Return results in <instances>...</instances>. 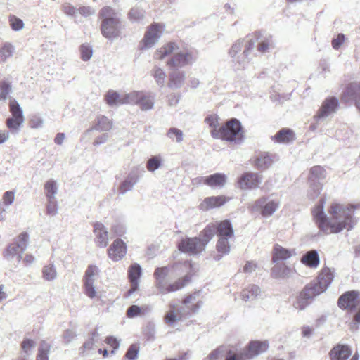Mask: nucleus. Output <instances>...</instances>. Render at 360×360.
Here are the masks:
<instances>
[{
	"instance_id": "c9c22d12",
	"label": "nucleus",
	"mask_w": 360,
	"mask_h": 360,
	"mask_svg": "<svg viewBox=\"0 0 360 360\" xmlns=\"http://www.w3.org/2000/svg\"><path fill=\"white\" fill-rule=\"evenodd\" d=\"M302 263L311 268H316L320 262L316 250H312L306 252L301 259Z\"/></svg>"
},
{
	"instance_id": "2eb2a0df",
	"label": "nucleus",
	"mask_w": 360,
	"mask_h": 360,
	"mask_svg": "<svg viewBox=\"0 0 360 360\" xmlns=\"http://www.w3.org/2000/svg\"><path fill=\"white\" fill-rule=\"evenodd\" d=\"M262 181L260 174L253 172H245L238 181L240 188L242 190L253 189L259 186Z\"/></svg>"
},
{
	"instance_id": "20e7f679",
	"label": "nucleus",
	"mask_w": 360,
	"mask_h": 360,
	"mask_svg": "<svg viewBox=\"0 0 360 360\" xmlns=\"http://www.w3.org/2000/svg\"><path fill=\"white\" fill-rule=\"evenodd\" d=\"M200 292L188 295L183 301L184 306L178 309V314L175 315L174 311L168 312L165 316V322L169 325H172L176 321L183 316H186L191 313L196 314L202 306V302L198 300Z\"/></svg>"
},
{
	"instance_id": "2f4dec72",
	"label": "nucleus",
	"mask_w": 360,
	"mask_h": 360,
	"mask_svg": "<svg viewBox=\"0 0 360 360\" xmlns=\"http://www.w3.org/2000/svg\"><path fill=\"white\" fill-rule=\"evenodd\" d=\"M217 226V233L219 238H231L233 236L232 224L229 220H224L215 224Z\"/></svg>"
},
{
	"instance_id": "37998d69",
	"label": "nucleus",
	"mask_w": 360,
	"mask_h": 360,
	"mask_svg": "<svg viewBox=\"0 0 360 360\" xmlns=\"http://www.w3.org/2000/svg\"><path fill=\"white\" fill-rule=\"evenodd\" d=\"M58 191V184L56 180L49 179L44 184V192L47 199H56Z\"/></svg>"
},
{
	"instance_id": "9d476101",
	"label": "nucleus",
	"mask_w": 360,
	"mask_h": 360,
	"mask_svg": "<svg viewBox=\"0 0 360 360\" xmlns=\"http://www.w3.org/2000/svg\"><path fill=\"white\" fill-rule=\"evenodd\" d=\"M335 277V270L329 267H323L320 271L317 281L311 282L308 285L318 294L323 292L330 285Z\"/></svg>"
},
{
	"instance_id": "0eeeda50",
	"label": "nucleus",
	"mask_w": 360,
	"mask_h": 360,
	"mask_svg": "<svg viewBox=\"0 0 360 360\" xmlns=\"http://www.w3.org/2000/svg\"><path fill=\"white\" fill-rule=\"evenodd\" d=\"M165 31V25L154 22L147 27L143 39L139 44V49L146 51L153 48L160 40Z\"/></svg>"
},
{
	"instance_id": "bb28decb",
	"label": "nucleus",
	"mask_w": 360,
	"mask_h": 360,
	"mask_svg": "<svg viewBox=\"0 0 360 360\" xmlns=\"http://www.w3.org/2000/svg\"><path fill=\"white\" fill-rule=\"evenodd\" d=\"M146 16V10L139 4L131 7L127 13V18L132 23H143Z\"/></svg>"
},
{
	"instance_id": "4c0bfd02",
	"label": "nucleus",
	"mask_w": 360,
	"mask_h": 360,
	"mask_svg": "<svg viewBox=\"0 0 360 360\" xmlns=\"http://www.w3.org/2000/svg\"><path fill=\"white\" fill-rule=\"evenodd\" d=\"M229 239L227 238H219L217 243V250L219 254L214 256V259L220 260L224 255H227L230 252Z\"/></svg>"
},
{
	"instance_id": "e433bc0d",
	"label": "nucleus",
	"mask_w": 360,
	"mask_h": 360,
	"mask_svg": "<svg viewBox=\"0 0 360 360\" xmlns=\"http://www.w3.org/2000/svg\"><path fill=\"white\" fill-rule=\"evenodd\" d=\"M217 226L214 223L208 224L200 233V241L205 248L207 243L211 240L214 236L217 233Z\"/></svg>"
},
{
	"instance_id": "ea45409f",
	"label": "nucleus",
	"mask_w": 360,
	"mask_h": 360,
	"mask_svg": "<svg viewBox=\"0 0 360 360\" xmlns=\"http://www.w3.org/2000/svg\"><path fill=\"white\" fill-rule=\"evenodd\" d=\"M15 51V46L10 42H4L0 46V58L3 63L7 62L13 57Z\"/></svg>"
},
{
	"instance_id": "338daca9",
	"label": "nucleus",
	"mask_w": 360,
	"mask_h": 360,
	"mask_svg": "<svg viewBox=\"0 0 360 360\" xmlns=\"http://www.w3.org/2000/svg\"><path fill=\"white\" fill-rule=\"evenodd\" d=\"M77 336L75 330L68 329L63 334V342L65 345L70 343Z\"/></svg>"
},
{
	"instance_id": "5701e85b",
	"label": "nucleus",
	"mask_w": 360,
	"mask_h": 360,
	"mask_svg": "<svg viewBox=\"0 0 360 360\" xmlns=\"http://www.w3.org/2000/svg\"><path fill=\"white\" fill-rule=\"evenodd\" d=\"M139 179L138 169H132L127 175L126 179L120 184L118 191L120 194H124L131 191Z\"/></svg>"
},
{
	"instance_id": "423d86ee",
	"label": "nucleus",
	"mask_w": 360,
	"mask_h": 360,
	"mask_svg": "<svg viewBox=\"0 0 360 360\" xmlns=\"http://www.w3.org/2000/svg\"><path fill=\"white\" fill-rule=\"evenodd\" d=\"M212 136L214 139H221L230 142H238L243 138L240 122L236 119H232L219 129H212Z\"/></svg>"
},
{
	"instance_id": "39448f33",
	"label": "nucleus",
	"mask_w": 360,
	"mask_h": 360,
	"mask_svg": "<svg viewBox=\"0 0 360 360\" xmlns=\"http://www.w3.org/2000/svg\"><path fill=\"white\" fill-rule=\"evenodd\" d=\"M255 41L250 39H240L236 41L231 47L229 54L233 61L243 68L250 62V54L254 49Z\"/></svg>"
},
{
	"instance_id": "393cba45",
	"label": "nucleus",
	"mask_w": 360,
	"mask_h": 360,
	"mask_svg": "<svg viewBox=\"0 0 360 360\" xmlns=\"http://www.w3.org/2000/svg\"><path fill=\"white\" fill-rule=\"evenodd\" d=\"M155 102V94L142 91L137 106L143 111H148L153 109Z\"/></svg>"
},
{
	"instance_id": "473e14b6",
	"label": "nucleus",
	"mask_w": 360,
	"mask_h": 360,
	"mask_svg": "<svg viewBox=\"0 0 360 360\" xmlns=\"http://www.w3.org/2000/svg\"><path fill=\"white\" fill-rule=\"evenodd\" d=\"M295 254L294 250H290L276 245L274 248L273 262L278 263L290 258Z\"/></svg>"
},
{
	"instance_id": "864d4df0",
	"label": "nucleus",
	"mask_w": 360,
	"mask_h": 360,
	"mask_svg": "<svg viewBox=\"0 0 360 360\" xmlns=\"http://www.w3.org/2000/svg\"><path fill=\"white\" fill-rule=\"evenodd\" d=\"M51 346L46 341L43 340L40 343L36 360H49V353Z\"/></svg>"
},
{
	"instance_id": "412c9836",
	"label": "nucleus",
	"mask_w": 360,
	"mask_h": 360,
	"mask_svg": "<svg viewBox=\"0 0 360 360\" xmlns=\"http://www.w3.org/2000/svg\"><path fill=\"white\" fill-rule=\"evenodd\" d=\"M129 278L131 282V288L128 290V295H132L139 288V279L141 275V268L138 264H131L128 270Z\"/></svg>"
},
{
	"instance_id": "b1692460",
	"label": "nucleus",
	"mask_w": 360,
	"mask_h": 360,
	"mask_svg": "<svg viewBox=\"0 0 360 360\" xmlns=\"http://www.w3.org/2000/svg\"><path fill=\"white\" fill-rule=\"evenodd\" d=\"M94 233L95 234V240L98 246L104 248L108 244V231L105 226L100 222H96L94 225Z\"/></svg>"
},
{
	"instance_id": "79ce46f5",
	"label": "nucleus",
	"mask_w": 360,
	"mask_h": 360,
	"mask_svg": "<svg viewBox=\"0 0 360 360\" xmlns=\"http://www.w3.org/2000/svg\"><path fill=\"white\" fill-rule=\"evenodd\" d=\"M123 94H120L114 90H110L105 96V100L110 106L123 105Z\"/></svg>"
},
{
	"instance_id": "a18cd8bd",
	"label": "nucleus",
	"mask_w": 360,
	"mask_h": 360,
	"mask_svg": "<svg viewBox=\"0 0 360 360\" xmlns=\"http://www.w3.org/2000/svg\"><path fill=\"white\" fill-rule=\"evenodd\" d=\"M58 273L53 264H49L42 269V278L46 281H53L57 278Z\"/></svg>"
},
{
	"instance_id": "6e6d98bb",
	"label": "nucleus",
	"mask_w": 360,
	"mask_h": 360,
	"mask_svg": "<svg viewBox=\"0 0 360 360\" xmlns=\"http://www.w3.org/2000/svg\"><path fill=\"white\" fill-rule=\"evenodd\" d=\"M35 346L36 342L34 340L28 338L25 339L21 344V347L24 353L23 355L29 357L32 354V350L35 347Z\"/></svg>"
},
{
	"instance_id": "6e6552de",
	"label": "nucleus",
	"mask_w": 360,
	"mask_h": 360,
	"mask_svg": "<svg viewBox=\"0 0 360 360\" xmlns=\"http://www.w3.org/2000/svg\"><path fill=\"white\" fill-rule=\"evenodd\" d=\"M278 201L270 199L269 197H262L250 204L248 209L251 212H259L264 217H269L278 209Z\"/></svg>"
},
{
	"instance_id": "58836bf2",
	"label": "nucleus",
	"mask_w": 360,
	"mask_h": 360,
	"mask_svg": "<svg viewBox=\"0 0 360 360\" xmlns=\"http://www.w3.org/2000/svg\"><path fill=\"white\" fill-rule=\"evenodd\" d=\"M326 169L321 166H314L310 169L309 180L310 183H319L320 181L326 179Z\"/></svg>"
},
{
	"instance_id": "69168bd1",
	"label": "nucleus",
	"mask_w": 360,
	"mask_h": 360,
	"mask_svg": "<svg viewBox=\"0 0 360 360\" xmlns=\"http://www.w3.org/2000/svg\"><path fill=\"white\" fill-rule=\"evenodd\" d=\"M46 212L49 215L55 216L58 213V204L56 199H48Z\"/></svg>"
},
{
	"instance_id": "f257e3e1",
	"label": "nucleus",
	"mask_w": 360,
	"mask_h": 360,
	"mask_svg": "<svg viewBox=\"0 0 360 360\" xmlns=\"http://www.w3.org/2000/svg\"><path fill=\"white\" fill-rule=\"evenodd\" d=\"M325 204L326 200L322 198L312 210L316 224L324 233H338L344 229L349 231L357 224V219L354 217L355 206L333 203L328 210L329 216L327 217L323 211Z\"/></svg>"
},
{
	"instance_id": "c03bdc74",
	"label": "nucleus",
	"mask_w": 360,
	"mask_h": 360,
	"mask_svg": "<svg viewBox=\"0 0 360 360\" xmlns=\"http://www.w3.org/2000/svg\"><path fill=\"white\" fill-rule=\"evenodd\" d=\"M9 110L11 113L12 118L18 119L19 120H22L25 122V117L23 115V111L18 103V101L14 98H10L9 101Z\"/></svg>"
},
{
	"instance_id": "f3484780",
	"label": "nucleus",
	"mask_w": 360,
	"mask_h": 360,
	"mask_svg": "<svg viewBox=\"0 0 360 360\" xmlns=\"http://www.w3.org/2000/svg\"><path fill=\"white\" fill-rule=\"evenodd\" d=\"M360 292L351 290L342 294L338 300V306L342 309H354L357 307Z\"/></svg>"
},
{
	"instance_id": "13d9d810",
	"label": "nucleus",
	"mask_w": 360,
	"mask_h": 360,
	"mask_svg": "<svg viewBox=\"0 0 360 360\" xmlns=\"http://www.w3.org/2000/svg\"><path fill=\"white\" fill-rule=\"evenodd\" d=\"M167 136L172 140H176L177 143H181L184 139L183 131L175 127L170 128L167 133Z\"/></svg>"
},
{
	"instance_id": "8fccbe9b",
	"label": "nucleus",
	"mask_w": 360,
	"mask_h": 360,
	"mask_svg": "<svg viewBox=\"0 0 360 360\" xmlns=\"http://www.w3.org/2000/svg\"><path fill=\"white\" fill-rule=\"evenodd\" d=\"M151 75L159 86L162 87L165 85L166 73L162 68L155 66L151 70Z\"/></svg>"
},
{
	"instance_id": "dca6fc26",
	"label": "nucleus",
	"mask_w": 360,
	"mask_h": 360,
	"mask_svg": "<svg viewBox=\"0 0 360 360\" xmlns=\"http://www.w3.org/2000/svg\"><path fill=\"white\" fill-rule=\"evenodd\" d=\"M269 342L266 340H255L250 342L247 349L243 353L245 359H251L265 352L269 349Z\"/></svg>"
},
{
	"instance_id": "680f3d73",
	"label": "nucleus",
	"mask_w": 360,
	"mask_h": 360,
	"mask_svg": "<svg viewBox=\"0 0 360 360\" xmlns=\"http://www.w3.org/2000/svg\"><path fill=\"white\" fill-rule=\"evenodd\" d=\"M81 58L84 61H87L91 59L93 50L92 47L88 44H84L80 46Z\"/></svg>"
},
{
	"instance_id": "7c9ffc66",
	"label": "nucleus",
	"mask_w": 360,
	"mask_h": 360,
	"mask_svg": "<svg viewBox=\"0 0 360 360\" xmlns=\"http://www.w3.org/2000/svg\"><path fill=\"white\" fill-rule=\"evenodd\" d=\"M186 73L183 71L174 70L169 74L168 86L171 89H179L184 84Z\"/></svg>"
},
{
	"instance_id": "aec40b11",
	"label": "nucleus",
	"mask_w": 360,
	"mask_h": 360,
	"mask_svg": "<svg viewBox=\"0 0 360 360\" xmlns=\"http://www.w3.org/2000/svg\"><path fill=\"white\" fill-rule=\"evenodd\" d=\"M338 106V101L336 98L332 97L326 99L319 109L315 118L323 119L335 112Z\"/></svg>"
},
{
	"instance_id": "ddd939ff",
	"label": "nucleus",
	"mask_w": 360,
	"mask_h": 360,
	"mask_svg": "<svg viewBox=\"0 0 360 360\" xmlns=\"http://www.w3.org/2000/svg\"><path fill=\"white\" fill-rule=\"evenodd\" d=\"M342 99L347 103L355 102L356 106L360 110V82L349 84L343 91Z\"/></svg>"
},
{
	"instance_id": "72a5a7b5",
	"label": "nucleus",
	"mask_w": 360,
	"mask_h": 360,
	"mask_svg": "<svg viewBox=\"0 0 360 360\" xmlns=\"http://www.w3.org/2000/svg\"><path fill=\"white\" fill-rule=\"evenodd\" d=\"M261 294V289L256 285H250L244 288L241 293V299L245 302L252 301Z\"/></svg>"
},
{
	"instance_id": "1a4fd4ad",
	"label": "nucleus",
	"mask_w": 360,
	"mask_h": 360,
	"mask_svg": "<svg viewBox=\"0 0 360 360\" xmlns=\"http://www.w3.org/2000/svg\"><path fill=\"white\" fill-rule=\"evenodd\" d=\"M99 274L98 267L94 264L89 265L85 271L84 276V293L91 299L98 297V292L94 283L98 279Z\"/></svg>"
},
{
	"instance_id": "f704fd0d",
	"label": "nucleus",
	"mask_w": 360,
	"mask_h": 360,
	"mask_svg": "<svg viewBox=\"0 0 360 360\" xmlns=\"http://www.w3.org/2000/svg\"><path fill=\"white\" fill-rule=\"evenodd\" d=\"M273 162V156L269 153L264 152L257 156L255 160V165L258 169L264 170L268 169Z\"/></svg>"
},
{
	"instance_id": "4be33fe9",
	"label": "nucleus",
	"mask_w": 360,
	"mask_h": 360,
	"mask_svg": "<svg viewBox=\"0 0 360 360\" xmlns=\"http://www.w3.org/2000/svg\"><path fill=\"white\" fill-rule=\"evenodd\" d=\"M223 358H225V360H238L236 355L231 353L226 346H220L212 351L206 360H221Z\"/></svg>"
},
{
	"instance_id": "de8ad7c7",
	"label": "nucleus",
	"mask_w": 360,
	"mask_h": 360,
	"mask_svg": "<svg viewBox=\"0 0 360 360\" xmlns=\"http://www.w3.org/2000/svg\"><path fill=\"white\" fill-rule=\"evenodd\" d=\"M24 122L22 120L10 117L6 120V126L9 129L10 134H18L20 131Z\"/></svg>"
},
{
	"instance_id": "c85d7f7f",
	"label": "nucleus",
	"mask_w": 360,
	"mask_h": 360,
	"mask_svg": "<svg viewBox=\"0 0 360 360\" xmlns=\"http://www.w3.org/2000/svg\"><path fill=\"white\" fill-rule=\"evenodd\" d=\"M179 49L175 42H169L158 49L154 53L153 58L156 60H163L165 57L174 53Z\"/></svg>"
},
{
	"instance_id": "f03ea898",
	"label": "nucleus",
	"mask_w": 360,
	"mask_h": 360,
	"mask_svg": "<svg viewBox=\"0 0 360 360\" xmlns=\"http://www.w3.org/2000/svg\"><path fill=\"white\" fill-rule=\"evenodd\" d=\"M101 19V32L102 35L110 40L119 37L122 30V20L120 14L112 7L105 6L99 12Z\"/></svg>"
},
{
	"instance_id": "774afa93",
	"label": "nucleus",
	"mask_w": 360,
	"mask_h": 360,
	"mask_svg": "<svg viewBox=\"0 0 360 360\" xmlns=\"http://www.w3.org/2000/svg\"><path fill=\"white\" fill-rule=\"evenodd\" d=\"M15 200V193L13 191H6L4 193L2 200L3 203L6 206L11 205Z\"/></svg>"
},
{
	"instance_id": "09e8293b",
	"label": "nucleus",
	"mask_w": 360,
	"mask_h": 360,
	"mask_svg": "<svg viewBox=\"0 0 360 360\" xmlns=\"http://www.w3.org/2000/svg\"><path fill=\"white\" fill-rule=\"evenodd\" d=\"M141 91H133L129 93L123 94V105L129 104L137 105Z\"/></svg>"
},
{
	"instance_id": "a211bd4d",
	"label": "nucleus",
	"mask_w": 360,
	"mask_h": 360,
	"mask_svg": "<svg viewBox=\"0 0 360 360\" xmlns=\"http://www.w3.org/2000/svg\"><path fill=\"white\" fill-rule=\"evenodd\" d=\"M108 257L114 262H118L127 253L126 244L120 239H117L110 245L108 249Z\"/></svg>"
},
{
	"instance_id": "4d7b16f0",
	"label": "nucleus",
	"mask_w": 360,
	"mask_h": 360,
	"mask_svg": "<svg viewBox=\"0 0 360 360\" xmlns=\"http://www.w3.org/2000/svg\"><path fill=\"white\" fill-rule=\"evenodd\" d=\"M271 47H273V43L271 37L261 39L258 43L257 49L261 53H266Z\"/></svg>"
},
{
	"instance_id": "f8f14e48",
	"label": "nucleus",
	"mask_w": 360,
	"mask_h": 360,
	"mask_svg": "<svg viewBox=\"0 0 360 360\" xmlns=\"http://www.w3.org/2000/svg\"><path fill=\"white\" fill-rule=\"evenodd\" d=\"M205 247L200 241V238H186L179 243V249L183 252L189 255H197L202 252L205 250Z\"/></svg>"
},
{
	"instance_id": "a19ab883",
	"label": "nucleus",
	"mask_w": 360,
	"mask_h": 360,
	"mask_svg": "<svg viewBox=\"0 0 360 360\" xmlns=\"http://www.w3.org/2000/svg\"><path fill=\"white\" fill-rule=\"evenodd\" d=\"M23 252L24 251L20 249L16 244L12 243L8 246L4 253V257L8 260H12L16 258L18 262H19L22 259V255Z\"/></svg>"
},
{
	"instance_id": "bf43d9fd",
	"label": "nucleus",
	"mask_w": 360,
	"mask_h": 360,
	"mask_svg": "<svg viewBox=\"0 0 360 360\" xmlns=\"http://www.w3.org/2000/svg\"><path fill=\"white\" fill-rule=\"evenodd\" d=\"M29 236L27 233H20L16 240L13 242L22 251H25L28 245Z\"/></svg>"
},
{
	"instance_id": "9b49d317",
	"label": "nucleus",
	"mask_w": 360,
	"mask_h": 360,
	"mask_svg": "<svg viewBox=\"0 0 360 360\" xmlns=\"http://www.w3.org/2000/svg\"><path fill=\"white\" fill-rule=\"evenodd\" d=\"M319 295L308 284L300 291L292 302V307L297 310H304L309 304L310 300Z\"/></svg>"
},
{
	"instance_id": "603ef678",
	"label": "nucleus",
	"mask_w": 360,
	"mask_h": 360,
	"mask_svg": "<svg viewBox=\"0 0 360 360\" xmlns=\"http://www.w3.org/2000/svg\"><path fill=\"white\" fill-rule=\"evenodd\" d=\"M289 269L283 264H275L271 269V274L274 278L285 277L289 273Z\"/></svg>"
},
{
	"instance_id": "7ed1b4c3",
	"label": "nucleus",
	"mask_w": 360,
	"mask_h": 360,
	"mask_svg": "<svg viewBox=\"0 0 360 360\" xmlns=\"http://www.w3.org/2000/svg\"><path fill=\"white\" fill-rule=\"evenodd\" d=\"M169 268L167 266L157 268L154 272L155 287L160 294H167L181 290L188 283V276H186L172 283L167 281Z\"/></svg>"
},
{
	"instance_id": "cd10ccee",
	"label": "nucleus",
	"mask_w": 360,
	"mask_h": 360,
	"mask_svg": "<svg viewBox=\"0 0 360 360\" xmlns=\"http://www.w3.org/2000/svg\"><path fill=\"white\" fill-rule=\"evenodd\" d=\"M227 176L223 173H215L207 176L205 179V184L211 188H223L226 184Z\"/></svg>"
},
{
	"instance_id": "a878e982",
	"label": "nucleus",
	"mask_w": 360,
	"mask_h": 360,
	"mask_svg": "<svg viewBox=\"0 0 360 360\" xmlns=\"http://www.w3.org/2000/svg\"><path fill=\"white\" fill-rule=\"evenodd\" d=\"M351 355V349L344 345H338L330 352V360H347Z\"/></svg>"
},
{
	"instance_id": "c756f323",
	"label": "nucleus",
	"mask_w": 360,
	"mask_h": 360,
	"mask_svg": "<svg viewBox=\"0 0 360 360\" xmlns=\"http://www.w3.org/2000/svg\"><path fill=\"white\" fill-rule=\"evenodd\" d=\"M271 139L278 143H289L294 141L295 137L292 129L284 128L279 130Z\"/></svg>"
},
{
	"instance_id": "052dcab7",
	"label": "nucleus",
	"mask_w": 360,
	"mask_h": 360,
	"mask_svg": "<svg viewBox=\"0 0 360 360\" xmlns=\"http://www.w3.org/2000/svg\"><path fill=\"white\" fill-rule=\"evenodd\" d=\"M322 190V186L320 183H310V187L308 191V197L314 200L316 198Z\"/></svg>"
},
{
	"instance_id": "0e129e2a",
	"label": "nucleus",
	"mask_w": 360,
	"mask_h": 360,
	"mask_svg": "<svg viewBox=\"0 0 360 360\" xmlns=\"http://www.w3.org/2000/svg\"><path fill=\"white\" fill-rule=\"evenodd\" d=\"M139 352V346L136 344H133L129 347L125 357L129 360H135L137 359Z\"/></svg>"
},
{
	"instance_id": "4468645a",
	"label": "nucleus",
	"mask_w": 360,
	"mask_h": 360,
	"mask_svg": "<svg viewBox=\"0 0 360 360\" xmlns=\"http://www.w3.org/2000/svg\"><path fill=\"white\" fill-rule=\"evenodd\" d=\"M195 60L192 53L189 51H181L175 53L169 60L167 65L173 68H183L192 64Z\"/></svg>"
},
{
	"instance_id": "3c124183",
	"label": "nucleus",
	"mask_w": 360,
	"mask_h": 360,
	"mask_svg": "<svg viewBox=\"0 0 360 360\" xmlns=\"http://www.w3.org/2000/svg\"><path fill=\"white\" fill-rule=\"evenodd\" d=\"M98 333L96 330H94L91 334L90 339L84 343L81 352L83 354H85V353L88 354L89 351L94 349V346L98 342Z\"/></svg>"
},
{
	"instance_id": "49530a36",
	"label": "nucleus",
	"mask_w": 360,
	"mask_h": 360,
	"mask_svg": "<svg viewBox=\"0 0 360 360\" xmlns=\"http://www.w3.org/2000/svg\"><path fill=\"white\" fill-rule=\"evenodd\" d=\"M112 122L104 115H99L97 117L95 129L107 131L112 129Z\"/></svg>"
},
{
	"instance_id": "5fc2aeb1",
	"label": "nucleus",
	"mask_w": 360,
	"mask_h": 360,
	"mask_svg": "<svg viewBox=\"0 0 360 360\" xmlns=\"http://www.w3.org/2000/svg\"><path fill=\"white\" fill-rule=\"evenodd\" d=\"M162 165V158L160 156L155 155L150 158L146 163V168L149 172H154Z\"/></svg>"
},
{
	"instance_id": "6ab92c4d",
	"label": "nucleus",
	"mask_w": 360,
	"mask_h": 360,
	"mask_svg": "<svg viewBox=\"0 0 360 360\" xmlns=\"http://www.w3.org/2000/svg\"><path fill=\"white\" fill-rule=\"evenodd\" d=\"M231 198L225 195L211 196L204 199L200 204L199 208L202 211H207L210 209L219 207L229 202Z\"/></svg>"
},
{
	"instance_id": "e2e57ef3",
	"label": "nucleus",
	"mask_w": 360,
	"mask_h": 360,
	"mask_svg": "<svg viewBox=\"0 0 360 360\" xmlns=\"http://www.w3.org/2000/svg\"><path fill=\"white\" fill-rule=\"evenodd\" d=\"M11 91V85L6 82H2L0 84V100L6 101Z\"/></svg>"
}]
</instances>
